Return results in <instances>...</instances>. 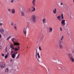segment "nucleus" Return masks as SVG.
Wrapping results in <instances>:
<instances>
[{"label": "nucleus", "instance_id": "obj_1", "mask_svg": "<svg viewBox=\"0 0 74 74\" xmlns=\"http://www.w3.org/2000/svg\"><path fill=\"white\" fill-rule=\"evenodd\" d=\"M61 17L62 20L61 22V26H64L65 25H66V23L65 21L66 20H64V17H63V14H62L61 15Z\"/></svg>", "mask_w": 74, "mask_h": 74}, {"label": "nucleus", "instance_id": "obj_2", "mask_svg": "<svg viewBox=\"0 0 74 74\" xmlns=\"http://www.w3.org/2000/svg\"><path fill=\"white\" fill-rule=\"evenodd\" d=\"M63 39H64V36H62L60 40H59L58 42L59 47L61 49H63V47L62 44V40H63Z\"/></svg>", "mask_w": 74, "mask_h": 74}, {"label": "nucleus", "instance_id": "obj_3", "mask_svg": "<svg viewBox=\"0 0 74 74\" xmlns=\"http://www.w3.org/2000/svg\"><path fill=\"white\" fill-rule=\"evenodd\" d=\"M11 40L12 41L14 42V45H19V43L17 42V40L15 38H12Z\"/></svg>", "mask_w": 74, "mask_h": 74}, {"label": "nucleus", "instance_id": "obj_4", "mask_svg": "<svg viewBox=\"0 0 74 74\" xmlns=\"http://www.w3.org/2000/svg\"><path fill=\"white\" fill-rule=\"evenodd\" d=\"M36 16L34 14L33 15L31 16V19L32 20L33 22L34 23H36Z\"/></svg>", "mask_w": 74, "mask_h": 74}, {"label": "nucleus", "instance_id": "obj_5", "mask_svg": "<svg viewBox=\"0 0 74 74\" xmlns=\"http://www.w3.org/2000/svg\"><path fill=\"white\" fill-rule=\"evenodd\" d=\"M0 64L1 65V68H4V67L5 66V64L4 62H1L0 63Z\"/></svg>", "mask_w": 74, "mask_h": 74}, {"label": "nucleus", "instance_id": "obj_6", "mask_svg": "<svg viewBox=\"0 0 74 74\" xmlns=\"http://www.w3.org/2000/svg\"><path fill=\"white\" fill-rule=\"evenodd\" d=\"M53 30V28L52 27H49V33H52V32Z\"/></svg>", "mask_w": 74, "mask_h": 74}, {"label": "nucleus", "instance_id": "obj_7", "mask_svg": "<svg viewBox=\"0 0 74 74\" xmlns=\"http://www.w3.org/2000/svg\"><path fill=\"white\" fill-rule=\"evenodd\" d=\"M57 19L59 21H62V18H61V16H58L57 17Z\"/></svg>", "mask_w": 74, "mask_h": 74}, {"label": "nucleus", "instance_id": "obj_8", "mask_svg": "<svg viewBox=\"0 0 74 74\" xmlns=\"http://www.w3.org/2000/svg\"><path fill=\"white\" fill-rule=\"evenodd\" d=\"M15 52H14L13 54H11L12 58H15Z\"/></svg>", "mask_w": 74, "mask_h": 74}, {"label": "nucleus", "instance_id": "obj_9", "mask_svg": "<svg viewBox=\"0 0 74 74\" xmlns=\"http://www.w3.org/2000/svg\"><path fill=\"white\" fill-rule=\"evenodd\" d=\"M11 12L12 14H15V9H12L11 10Z\"/></svg>", "mask_w": 74, "mask_h": 74}, {"label": "nucleus", "instance_id": "obj_10", "mask_svg": "<svg viewBox=\"0 0 74 74\" xmlns=\"http://www.w3.org/2000/svg\"><path fill=\"white\" fill-rule=\"evenodd\" d=\"M4 32V30L3 28H1L0 29V32H1V33H3Z\"/></svg>", "mask_w": 74, "mask_h": 74}, {"label": "nucleus", "instance_id": "obj_11", "mask_svg": "<svg viewBox=\"0 0 74 74\" xmlns=\"http://www.w3.org/2000/svg\"><path fill=\"white\" fill-rule=\"evenodd\" d=\"M23 32L25 36H26V28H25V29H23Z\"/></svg>", "mask_w": 74, "mask_h": 74}, {"label": "nucleus", "instance_id": "obj_12", "mask_svg": "<svg viewBox=\"0 0 74 74\" xmlns=\"http://www.w3.org/2000/svg\"><path fill=\"white\" fill-rule=\"evenodd\" d=\"M44 39V36H42L40 40V42H41L43 41Z\"/></svg>", "mask_w": 74, "mask_h": 74}, {"label": "nucleus", "instance_id": "obj_13", "mask_svg": "<svg viewBox=\"0 0 74 74\" xmlns=\"http://www.w3.org/2000/svg\"><path fill=\"white\" fill-rule=\"evenodd\" d=\"M70 60L72 62H74V59L72 57L70 58Z\"/></svg>", "mask_w": 74, "mask_h": 74}, {"label": "nucleus", "instance_id": "obj_14", "mask_svg": "<svg viewBox=\"0 0 74 74\" xmlns=\"http://www.w3.org/2000/svg\"><path fill=\"white\" fill-rule=\"evenodd\" d=\"M10 47L12 48V49H14V45L12 44L10 45Z\"/></svg>", "mask_w": 74, "mask_h": 74}, {"label": "nucleus", "instance_id": "obj_15", "mask_svg": "<svg viewBox=\"0 0 74 74\" xmlns=\"http://www.w3.org/2000/svg\"><path fill=\"white\" fill-rule=\"evenodd\" d=\"M32 8H33V9L32 10V11L33 12H34V11H35V10H36V8H35L33 6L32 7Z\"/></svg>", "mask_w": 74, "mask_h": 74}, {"label": "nucleus", "instance_id": "obj_16", "mask_svg": "<svg viewBox=\"0 0 74 74\" xmlns=\"http://www.w3.org/2000/svg\"><path fill=\"white\" fill-rule=\"evenodd\" d=\"M53 12L54 14H56V9L55 8L54 10H53Z\"/></svg>", "mask_w": 74, "mask_h": 74}, {"label": "nucleus", "instance_id": "obj_17", "mask_svg": "<svg viewBox=\"0 0 74 74\" xmlns=\"http://www.w3.org/2000/svg\"><path fill=\"white\" fill-rule=\"evenodd\" d=\"M36 0H33L32 1V4L34 6H35V1Z\"/></svg>", "mask_w": 74, "mask_h": 74}, {"label": "nucleus", "instance_id": "obj_18", "mask_svg": "<svg viewBox=\"0 0 74 74\" xmlns=\"http://www.w3.org/2000/svg\"><path fill=\"white\" fill-rule=\"evenodd\" d=\"M42 22L43 23H46V20H45V19L44 18L42 20Z\"/></svg>", "mask_w": 74, "mask_h": 74}, {"label": "nucleus", "instance_id": "obj_19", "mask_svg": "<svg viewBox=\"0 0 74 74\" xmlns=\"http://www.w3.org/2000/svg\"><path fill=\"white\" fill-rule=\"evenodd\" d=\"M67 55L69 57V58H72L71 54L70 53L68 54Z\"/></svg>", "mask_w": 74, "mask_h": 74}, {"label": "nucleus", "instance_id": "obj_20", "mask_svg": "<svg viewBox=\"0 0 74 74\" xmlns=\"http://www.w3.org/2000/svg\"><path fill=\"white\" fill-rule=\"evenodd\" d=\"M21 15L22 16H24V15H25V13H24V12H21Z\"/></svg>", "mask_w": 74, "mask_h": 74}, {"label": "nucleus", "instance_id": "obj_21", "mask_svg": "<svg viewBox=\"0 0 74 74\" xmlns=\"http://www.w3.org/2000/svg\"><path fill=\"white\" fill-rule=\"evenodd\" d=\"M37 55H38V57L39 58H41L40 56V54H39V53H38Z\"/></svg>", "mask_w": 74, "mask_h": 74}, {"label": "nucleus", "instance_id": "obj_22", "mask_svg": "<svg viewBox=\"0 0 74 74\" xmlns=\"http://www.w3.org/2000/svg\"><path fill=\"white\" fill-rule=\"evenodd\" d=\"M60 32H62V31H63V29H62V27H60Z\"/></svg>", "mask_w": 74, "mask_h": 74}, {"label": "nucleus", "instance_id": "obj_23", "mask_svg": "<svg viewBox=\"0 0 74 74\" xmlns=\"http://www.w3.org/2000/svg\"><path fill=\"white\" fill-rule=\"evenodd\" d=\"M8 69L7 68L6 69L5 72H6V73H8Z\"/></svg>", "mask_w": 74, "mask_h": 74}, {"label": "nucleus", "instance_id": "obj_24", "mask_svg": "<svg viewBox=\"0 0 74 74\" xmlns=\"http://www.w3.org/2000/svg\"><path fill=\"white\" fill-rule=\"evenodd\" d=\"M10 38H11V36H9L7 39V41H9V39Z\"/></svg>", "mask_w": 74, "mask_h": 74}, {"label": "nucleus", "instance_id": "obj_25", "mask_svg": "<svg viewBox=\"0 0 74 74\" xmlns=\"http://www.w3.org/2000/svg\"><path fill=\"white\" fill-rule=\"evenodd\" d=\"M14 28L15 30H17V27H16V26H14Z\"/></svg>", "mask_w": 74, "mask_h": 74}, {"label": "nucleus", "instance_id": "obj_26", "mask_svg": "<svg viewBox=\"0 0 74 74\" xmlns=\"http://www.w3.org/2000/svg\"><path fill=\"white\" fill-rule=\"evenodd\" d=\"M19 55H20V53H18V56L16 58V59H18V58H19Z\"/></svg>", "mask_w": 74, "mask_h": 74}, {"label": "nucleus", "instance_id": "obj_27", "mask_svg": "<svg viewBox=\"0 0 74 74\" xmlns=\"http://www.w3.org/2000/svg\"><path fill=\"white\" fill-rule=\"evenodd\" d=\"M14 49L15 51H18V48H15Z\"/></svg>", "mask_w": 74, "mask_h": 74}, {"label": "nucleus", "instance_id": "obj_28", "mask_svg": "<svg viewBox=\"0 0 74 74\" xmlns=\"http://www.w3.org/2000/svg\"><path fill=\"white\" fill-rule=\"evenodd\" d=\"M39 49L40 50V51H41V50H42L41 48V47H39Z\"/></svg>", "mask_w": 74, "mask_h": 74}, {"label": "nucleus", "instance_id": "obj_29", "mask_svg": "<svg viewBox=\"0 0 74 74\" xmlns=\"http://www.w3.org/2000/svg\"><path fill=\"white\" fill-rule=\"evenodd\" d=\"M8 56H7V55H6L5 56V59H6V58H7Z\"/></svg>", "mask_w": 74, "mask_h": 74}, {"label": "nucleus", "instance_id": "obj_30", "mask_svg": "<svg viewBox=\"0 0 74 74\" xmlns=\"http://www.w3.org/2000/svg\"><path fill=\"white\" fill-rule=\"evenodd\" d=\"M14 0H11V1H10L11 3H13V2H14Z\"/></svg>", "mask_w": 74, "mask_h": 74}, {"label": "nucleus", "instance_id": "obj_31", "mask_svg": "<svg viewBox=\"0 0 74 74\" xmlns=\"http://www.w3.org/2000/svg\"><path fill=\"white\" fill-rule=\"evenodd\" d=\"M70 33H71V31H69L68 32V34H70Z\"/></svg>", "mask_w": 74, "mask_h": 74}, {"label": "nucleus", "instance_id": "obj_32", "mask_svg": "<svg viewBox=\"0 0 74 74\" xmlns=\"http://www.w3.org/2000/svg\"><path fill=\"white\" fill-rule=\"evenodd\" d=\"M5 51L6 52H7V47L5 48Z\"/></svg>", "mask_w": 74, "mask_h": 74}, {"label": "nucleus", "instance_id": "obj_33", "mask_svg": "<svg viewBox=\"0 0 74 74\" xmlns=\"http://www.w3.org/2000/svg\"><path fill=\"white\" fill-rule=\"evenodd\" d=\"M8 11H9V12H11V9H8Z\"/></svg>", "mask_w": 74, "mask_h": 74}, {"label": "nucleus", "instance_id": "obj_34", "mask_svg": "<svg viewBox=\"0 0 74 74\" xmlns=\"http://www.w3.org/2000/svg\"><path fill=\"white\" fill-rule=\"evenodd\" d=\"M19 46H18V49H20V47H19Z\"/></svg>", "mask_w": 74, "mask_h": 74}, {"label": "nucleus", "instance_id": "obj_35", "mask_svg": "<svg viewBox=\"0 0 74 74\" xmlns=\"http://www.w3.org/2000/svg\"><path fill=\"white\" fill-rule=\"evenodd\" d=\"M14 25V23H13L12 22H11V25Z\"/></svg>", "mask_w": 74, "mask_h": 74}, {"label": "nucleus", "instance_id": "obj_36", "mask_svg": "<svg viewBox=\"0 0 74 74\" xmlns=\"http://www.w3.org/2000/svg\"><path fill=\"white\" fill-rule=\"evenodd\" d=\"M69 14H69L70 16H71V13L70 12V13H69Z\"/></svg>", "mask_w": 74, "mask_h": 74}, {"label": "nucleus", "instance_id": "obj_37", "mask_svg": "<svg viewBox=\"0 0 74 74\" xmlns=\"http://www.w3.org/2000/svg\"><path fill=\"white\" fill-rule=\"evenodd\" d=\"M16 53L15 54V56H16V54H18V53L17 52H15Z\"/></svg>", "mask_w": 74, "mask_h": 74}, {"label": "nucleus", "instance_id": "obj_38", "mask_svg": "<svg viewBox=\"0 0 74 74\" xmlns=\"http://www.w3.org/2000/svg\"><path fill=\"white\" fill-rule=\"evenodd\" d=\"M68 36H71V35H70V34H68Z\"/></svg>", "mask_w": 74, "mask_h": 74}, {"label": "nucleus", "instance_id": "obj_39", "mask_svg": "<svg viewBox=\"0 0 74 74\" xmlns=\"http://www.w3.org/2000/svg\"><path fill=\"white\" fill-rule=\"evenodd\" d=\"M13 52H14V51H11V53H13Z\"/></svg>", "mask_w": 74, "mask_h": 74}, {"label": "nucleus", "instance_id": "obj_40", "mask_svg": "<svg viewBox=\"0 0 74 74\" xmlns=\"http://www.w3.org/2000/svg\"><path fill=\"white\" fill-rule=\"evenodd\" d=\"M2 56H4V54H2Z\"/></svg>", "mask_w": 74, "mask_h": 74}, {"label": "nucleus", "instance_id": "obj_41", "mask_svg": "<svg viewBox=\"0 0 74 74\" xmlns=\"http://www.w3.org/2000/svg\"><path fill=\"white\" fill-rule=\"evenodd\" d=\"M61 5H63V3L62 2L61 3Z\"/></svg>", "mask_w": 74, "mask_h": 74}, {"label": "nucleus", "instance_id": "obj_42", "mask_svg": "<svg viewBox=\"0 0 74 74\" xmlns=\"http://www.w3.org/2000/svg\"><path fill=\"white\" fill-rule=\"evenodd\" d=\"M3 25V24L2 23H0V26H1Z\"/></svg>", "mask_w": 74, "mask_h": 74}, {"label": "nucleus", "instance_id": "obj_43", "mask_svg": "<svg viewBox=\"0 0 74 74\" xmlns=\"http://www.w3.org/2000/svg\"><path fill=\"white\" fill-rule=\"evenodd\" d=\"M2 48V47L0 46V49Z\"/></svg>", "mask_w": 74, "mask_h": 74}, {"label": "nucleus", "instance_id": "obj_44", "mask_svg": "<svg viewBox=\"0 0 74 74\" xmlns=\"http://www.w3.org/2000/svg\"><path fill=\"white\" fill-rule=\"evenodd\" d=\"M7 55V56H8V55H9V53H7V55Z\"/></svg>", "mask_w": 74, "mask_h": 74}, {"label": "nucleus", "instance_id": "obj_45", "mask_svg": "<svg viewBox=\"0 0 74 74\" xmlns=\"http://www.w3.org/2000/svg\"><path fill=\"white\" fill-rule=\"evenodd\" d=\"M72 52H73V53H74V49L72 51Z\"/></svg>", "mask_w": 74, "mask_h": 74}, {"label": "nucleus", "instance_id": "obj_46", "mask_svg": "<svg viewBox=\"0 0 74 74\" xmlns=\"http://www.w3.org/2000/svg\"><path fill=\"white\" fill-rule=\"evenodd\" d=\"M12 59H11V60H10V62H12Z\"/></svg>", "mask_w": 74, "mask_h": 74}, {"label": "nucleus", "instance_id": "obj_47", "mask_svg": "<svg viewBox=\"0 0 74 74\" xmlns=\"http://www.w3.org/2000/svg\"><path fill=\"white\" fill-rule=\"evenodd\" d=\"M36 54H37V50H36Z\"/></svg>", "mask_w": 74, "mask_h": 74}, {"label": "nucleus", "instance_id": "obj_48", "mask_svg": "<svg viewBox=\"0 0 74 74\" xmlns=\"http://www.w3.org/2000/svg\"><path fill=\"white\" fill-rule=\"evenodd\" d=\"M27 23V24H28V25H29V23L28 22V23Z\"/></svg>", "mask_w": 74, "mask_h": 74}, {"label": "nucleus", "instance_id": "obj_49", "mask_svg": "<svg viewBox=\"0 0 74 74\" xmlns=\"http://www.w3.org/2000/svg\"><path fill=\"white\" fill-rule=\"evenodd\" d=\"M37 54H36V58H37Z\"/></svg>", "mask_w": 74, "mask_h": 74}, {"label": "nucleus", "instance_id": "obj_50", "mask_svg": "<svg viewBox=\"0 0 74 74\" xmlns=\"http://www.w3.org/2000/svg\"><path fill=\"white\" fill-rule=\"evenodd\" d=\"M69 25V23H67V24H66V25Z\"/></svg>", "mask_w": 74, "mask_h": 74}, {"label": "nucleus", "instance_id": "obj_51", "mask_svg": "<svg viewBox=\"0 0 74 74\" xmlns=\"http://www.w3.org/2000/svg\"><path fill=\"white\" fill-rule=\"evenodd\" d=\"M73 2L74 3V0H73Z\"/></svg>", "mask_w": 74, "mask_h": 74}, {"label": "nucleus", "instance_id": "obj_52", "mask_svg": "<svg viewBox=\"0 0 74 74\" xmlns=\"http://www.w3.org/2000/svg\"><path fill=\"white\" fill-rule=\"evenodd\" d=\"M27 48H28V47H27Z\"/></svg>", "mask_w": 74, "mask_h": 74}, {"label": "nucleus", "instance_id": "obj_53", "mask_svg": "<svg viewBox=\"0 0 74 74\" xmlns=\"http://www.w3.org/2000/svg\"><path fill=\"white\" fill-rule=\"evenodd\" d=\"M11 51H12V49H11Z\"/></svg>", "mask_w": 74, "mask_h": 74}, {"label": "nucleus", "instance_id": "obj_54", "mask_svg": "<svg viewBox=\"0 0 74 74\" xmlns=\"http://www.w3.org/2000/svg\"><path fill=\"white\" fill-rule=\"evenodd\" d=\"M18 1V0H17Z\"/></svg>", "mask_w": 74, "mask_h": 74}]
</instances>
